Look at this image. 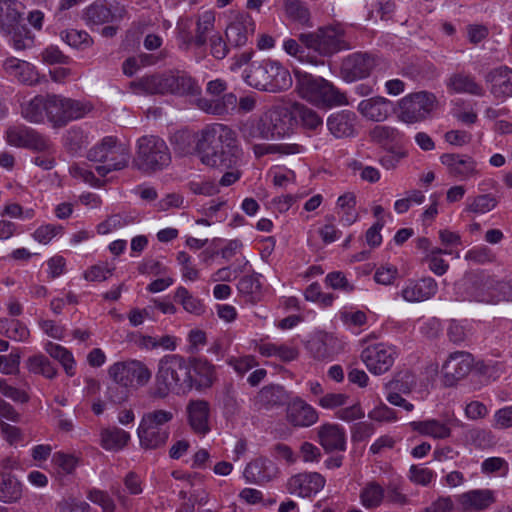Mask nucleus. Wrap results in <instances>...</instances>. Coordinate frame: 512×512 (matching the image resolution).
<instances>
[{
  "mask_svg": "<svg viewBox=\"0 0 512 512\" xmlns=\"http://www.w3.org/2000/svg\"><path fill=\"white\" fill-rule=\"evenodd\" d=\"M196 148L203 164L221 171L236 166L241 157L236 132L221 123L205 126L200 132Z\"/></svg>",
  "mask_w": 512,
  "mask_h": 512,
  "instance_id": "f257e3e1",
  "label": "nucleus"
},
{
  "mask_svg": "<svg viewBox=\"0 0 512 512\" xmlns=\"http://www.w3.org/2000/svg\"><path fill=\"white\" fill-rule=\"evenodd\" d=\"M295 78L298 95L309 103L323 108L348 104L345 93L322 77L296 70Z\"/></svg>",
  "mask_w": 512,
  "mask_h": 512,
  "instance_id": "f03ea898",
  "label": "nucleus"
},
{
  "mask_svg": "<svg viewBox=\"0 0 512 512\" xmlns=\"http://www.w3.org/2000/svg\"><path fill=\"white\" fill-rule=\"evenodd\" d=\"M244 79L249 86L271 93L285 91L292 85L288 69L271 59L252 62L245 70Z\"/></svg>",
  "mask_w": 512,
  "mask_h": 512,
  "instance_id": "7ed1b4c3",
  "label": "nucleus"
},
{
  "mask_svg": "<svg viewBox=\"0 0 512 512\" xmlns=\"http://www.w3.org/2000/svg\"><path fill=\"white\" fill-rule=\"evenodd\" d=\"M289 111L284 107H274L258 118H250L240 126V133L247 142L256 139H279L289 131Z\"/></svg>",
  "mask_w": 512,
  "mask_h": 512,
  "instance_id": "20e7f679",
  "label": "nucleus"
},
{
  "mask_svg": "<svg viewBox=\"0 0 512 512\" xmlns=\"http://www.w3.org/2000/svg\"><path fill=\"white\" fill-rule=\"evenodd\" d=\"M171 153L166 142L158 136H142L137 141L133 167L147 174L162 171L171 163Z\"/></svg>",
  "mask_w": 512,
  "mask_h": 512,
  "instance_id": "39448f33",
  "label": "nucleus"
},
{
  "mask_svg": "<svg viewBox=\"0 0 512 512\" xmlns=\"http://www.w3.org/2000/svg\"><path fill=\"white\" fill-rule=\"evenodd\" d=\"M173 417V412L161 409L144 413L137 429L140 447L156 450L165 446L170 435L169 428L165 425Z\"/></svg>",
  "mask_w": 512,
  "mask_h": 512,
  "instance_id": "423d86ee",
  "label": "nucleus"
},
{
  "mask_svg": "<svg viewBox=\"0 0 512 512\" xmlns=\"http://www.w3.org/2000/svg\"><path fill=\"white\" fill-rule=\"evenodd\" d=\"M87 158L90 161L104 163L96 166L95 170L100 176L105 177L111 171L127 167L130 150L126 144L108 136L88 151Z\"/></svg>",
  "mask_w": 512,
  "mask_h": 512,
  "instance_id": "0eeeda50",
  "label": "nucleus"
},
{
  "mask_svg": "<svg viewBox=\"0 0 512 512\" xmlns=\"http://www.w3.org/2000/svg\"><path fill=\"white\" fill-rule=\"evenodd\" d=\"M492 284V276L488 274H469L457 284L458 294L461 295L463 300L492 304L508 301L512 298V286L510 284H503L500 293L496 296L489 294Z\"/></svg>",
  "mask_w": 512,
  "mask_h": 512,
  "instance_id": "6e6552de",
  "label": "nucleus"
},
{
  "mask_svg": "<svg viewBox=\"0 0 512 512\" xmlns=\"http://www.w3.org/2000/svg\"><path fill=\"white\" fill-rule=\"evenodd\" d=\"M158 380L162 381L167 390L177 394H185L192 389L189 359L180 355H166L159 362Z\"/></svg>",
  "mask_w": 512,
  "mask_h": 512,
  "instance_id": "1a4fd4ad",
  "label": "nucleus"
},
{
  "mask_svg": "<svg viewBox=\"0 0 512 512\" xmlns=\"http://www.w3.org/2000/svg\"><path fill=\"white\" fill-rule=\"evenodd\" d=\"M298 39L307 49L316 52L317 57L322 60L341 50L349 49L343 32L335 27H321L315 32L301 33Z\"/></svg>",
  "mask_w": 512,
  "mask_h": 512,
  "instance_id": "9d476101",
  "label": "nucleus"
},
{
  "mask_svg": "<svg viewBox=\"0 0 512 512\" xmlns=\"http://www.w3.org/2000/svg\"><path fill=\"white\" fill-rule=\"evenodd\" d=\"M90 110V106L80 101L47 95L46 116L54 127L65 126L69 121L83 117Z\"/></svg>",
  "mask_w": 512,
  "mask_h": 512,
  "instance_id": "9b49d317",
  "label": "nucleus"
},
{
  "mask_svg": "<svg viewBox=\"0 0 512 512\" xmlns=\"http://www.w3.org/2000/svg\"><path fill=\"white\" fill-rule=\"evenodd\" d=\"M108 375L113 382L132 387H142L148 384L152 372L140 360L128 359L113 363L108 368Z\"/></svg>",
  "mask_w": 512,
  "mask_h": 512,
  "instance_id": "f8f14e48",
  "label": "nucleus"
},
{
  "mask_svg": "<svg viewBox=\"0 0 512 512\" xmlns=\"http://www.w3.org/2000/svg\"><path fill=\"white\" fill-rule=\"evenodd\" d=\"M6 138L10 145L16 147L48 154L53 152V144L48 136L24 125L10 127L6 132Z\"/></svg>",
  "mask_w": 512,
  "mask_h": 512,
  "instance_id": "ddd939ff",
  "label": "nucleus"
},
{
  "mask_svg": "<svg viewBox=\"0 0 512 512\" xmlns=\"http://www.w3.org/2000/svg\"><path fill=\"white\" fill-rule=\"evenodd\" d=\"M397 356L396 348L385 343L369 345L361 352V360L375 375H381L390 370Z\"/></svg>",
  "mask_w": 512,
  "mask_h": 512,
  "instance_id": "4468645a",
  "label": "nucleus"
},
{
  "mask_svg": "<svg viewBox=\"0 0 512 512\" xmlns=\"http://www.w3.org/2000/svg\"><path fill=\"white\" fill-rule=\"evenodd\" d=\"M434 96L427 92H418L399 101V118L406 123H416L427 118L433 109Z\"/></svg>",
  "mask_w": 512,
  "mask_h": 512,
  "instance_id": "2eb2a0df",
  "label": "nucleus"
},
{
  "mask_svg": "<svg viewBox=\"0 0 512 512\" xmlns=\"http://www.w3.org/2000/svg\"><path fill=\"white\" fill-rule=\"evenodd\" d=\"M375 65L376 61L372 55L355 52L342 60L340 76L347 83L355 82L369 77Z\"/></svg>",
  "mask_w": 512,
  "mask_h": 512,
  "instance_id": "dca6fc26",
  "label": "nucleus"
},
{
  "mask_svg": "<svg viewBox=\"0 0 512 512\" xmlns=\"http://www.w3.org/2000/svg\"><path fill=\"white\" fill-rule=\"evenodd\" d=\"M474 366V358L467 351H455L449 354L442 365V373L445 385L453 386L461 379H464Z\"/></svg>",
  "mask_w": 512,
  "mask_h": 512,
  "instance_id": "f3484780",
  "label": "nucleus"
},
{
  "mask_svg": "<svg viewBox=\"0 0 512 512\" xmlns=\"http://www.w3.org/2000/svg\"><path fill=\"white\" fill-rule=\"evenodd\" d=\"M325 478L318 472H304L292 476L287 482V490L290 494L299 497H311L317 494L325 486Z\"/></svg>",
  "mask_w": 512,
  "mask_h": 512,
  "instance_id": "a211bd4d",
  "label": "nucleus"
},
{
  "mask_svg": "<svg viewBox=\"0 0 512 512\" xmlns=\"http://www.w3.org/2000/svg\"><path fill=\"white\" fill-rule=\"evenodd\" d=\"M461 512H483L495 503V493L490 489H473L455 497Z\"/></svg>",
  "mask_w": 512,
  "mask_h": 512,
  "instance_id": "6ab92c4d",
  "label": "nucleus"
},
{
  "mask_svg": "<svg viewBox=\"0 0 512 512\" xmlns=\"http://www.w3.org/2000/svg\"><path fill=\"white\" fill-rule=\"evenodd\" d=\"M358 117L351 110L332 113L326 121L329 132L337 139L354 137L357 134Z\"/></svg>",
  "mask_w": 512,
  "mask_h": 512,
  "instance_id": "aec40b11",
  "label": "nucleus"
},
{
  "mask_svg": "<svg viewBox=\"0 0 512 512\" xmlns=\"http://www.w3.org/2000/svg\"><path fill=\"white\" fill-rule=\"evenodd\" d=\"M490 85V93L500 100L512 97V69L500 66L490 70L484 77Z\"/></svg>",
  "mask_w": 512,
  "mask_h": 512,
  "instance_id": "412c9836",
  "label": "nucleus"
},
{
  "mask_svg": "<svg viewBox=\"0 0 512 512\" xmlns=\"http://www.w3.org/2000/svg\"><path fill=\"white\" fill-rule=\"evenodd\" d=\"M436 281L430 277L408 280L401 289L402 298L410 303L422 302L433 297L437 292Z\"/></svg>",
  "mask_w": 512,
  "mask_h": 512,
  "instance_id": "4be33fe9",
  "label": "nucleus"
},
{
  "mask_svg": "<svg viewBox=\"0 0 512 512\" xmlns=\"http://www.w3.org/2000/svg\"><path fill=\"white\" fill-rule=\"evenodd\" d=\"M192 388L202 390L210 388L217 379L215 366L206 358H189Z\"/></svg>",
  "mask_w": 512,
  "mask_h": 512,
  "instance_id": "5701e85b",
  "label": "nucleus"
},
{
  "mask_svg": "<svg viewBox=\"0 0 512 512\" xmlns=\"http://www.w3.org/2000/svg\"><path fill=\"white\" fill-rule=\"evenodd\" d=\"M440 161L447 167L451 176L461 180L468 179L477 173L476 162L467 155L445 153L441 155Z\"/></svg>",
  "mask_w": 512,
  "mask_h": 512,
  "instance_id": "b1692460",
  "label": "nucleus"
},
{
  "mask_svg": "<svg viewBox=\"0 0 512 512\" xmlns=\"http://www.w3.org/2000/svg\"><path fill=\"white\" fill-rule=\"evenodd\" d=\"M287 420L295 427H309L318 421V413L304 400L295 398L287 406Z\"/></svg>",
  "mask_w": 512,
  "mask_h": 512,
  "instance_id": "393cba45",
  "label": "nucleus"
},
{
  "mask_svg": "<svg viewBox=\"0 0 512 512\" xmlns=\"http://www.w3.org/2000/svg\"><path fill=\"white\" fill-rule=\"evenodd\" d=\"M169 89L168 94L177 96H199L201 87L197 81L185 71H168Z\"/></svg>",
  "mask_w": 512,
  "mask_h": 512,
  "instance_id": "a878e982",
  "label": "nucleus"
},
{
  "mask_svg": "<svg viewBox=\"0 0 512 512\" xmlns=\"http://www.w3.org/2000/svg\"><path fill=\"white\" fill-rule=\"evenodd\" d=\"M413 431L433 439H446L451 436L454 419L447 418L443 421L438 419H426L410 422Z\"/></svg>",
  "mask_w": 512,
  "mask_h": 512,
  "instance_id": "bb28decb",
  "label": "nucleus"
},
{
  "mask_svg": "<svg viewBox=\"0 0 512 512\" xmlns=\"http://www.w3.org/2000/svg\"><path fill=\"white\" fill-rule=\"evenodd\" d=\"M255 31V22L251 16H241L230 23L225 30L227 41L235 46L242 47L246 45L249 35H253Z\"/></svg>",
  "mask_w": 512,
  "mask_h": 512,
  "instance_id": "cd10ccee",
  "label": "nucleus"
},
{
  "mask_svg": "<svg viewBox=\"0 0 512 512\" xmlns=\"http://www.w3.org/2000/svg\"><path fill=\"white\" fill-rule=\"evenodd\" d=\"M288 111L289 119H293L306 131L317 132L323 127V119L319 113L302 103H294Z\"/></svg>",
  "mask_w": 512,
  "mask_h": 512,
  "instance_id": "c85d7f7f",
  "label": "nucleus"
},
{
  "mask_svg": "<svg viewBox=\"0 0 512 512\" xmlns=\"http://www.w3.org/2000/svg\"><path fill=\"white\" fill-rule=\"evenodd\" d=\"M189 424L192 430L199 435H205L210 431L209 403L205 400L190 401L187 406Z\"/></svg>",
  "mask_w": 512,
  "mask_h": 512,
  "instance_id": "c756f323",
  "label": "nucleus"
},
{
  "mask_svg": "<svg viewBox=\"0 0 512 512\" xmlns=\"http://www.w3.org/2000/svg\"><path fill=\"white\" fill-rule=\"evenodd\" d=\"M130 88L147 95L168 94V71L144 76L137 81L130 82Z\"/></svg>",
  "mask_w": 512,
  "mask_h": 512,
  "instance_id": "7c9ffc66",
  "label": "nucleus"
},
{
  "mask_svg": "<svg viewBox=\"0 0 512 512\" xmlns=\"http://www.w3.org/2000/svg\"><path fill=\"white\" fill-rule=\"evenodd\" d=\"M5 72L19 82L32 86L39 83V74L34 66L17 58H8L3 63Z\"/></svg>",
  "mask_w": 512,
  "mask_h": 512,
  "instance_id": "2f4dec72",
  "label": "nucleus"
},
{
  "mask_svg": "<svg viewBox=\"0 0 512 512\" xmlns=\"http://www.w3.org/2000/svg\"><path fill=\"white\" fill-rule=\"evenodd\" d=\"M392 103L384 97H372L362 100L358 105L359 113L368 120L381 122L390 114Z\"/></svg>",
  "mask_w": 512,
  "mask_h": 512,
  "instance_id": "473e14b6",
  "label": "nucleus"
},
{
  "mask_svg": "<svg viewBox=\"0 0 512 512\" xmlns=\"http://www.w3.org/2000/svg\"><path fill=\"white\" fill-rule=\"evenodd\" d=\"M321 446L328 452L344 451L346 448V436L342 427L337 424H325L318 432Z\"/></svg>",
  "mask_w": 512,
  "mask_h": 512,
  "instance_id": "72a5a7b5",
  "label": "nucleus"
},
{
  "mask_svg": "<svg viewBox=\"0 0 512 512\" xmlns=\"http://www.w3.org/2000/svg\"><path fill=\"white\" fill-rule=\"evenodd\" d=\"M23 495V485L11 473H0V502L17 503Z\"/></svg>",
  "mask_w": 512,
  "mask_h": 512,
  "instance_id": "f704fd0d",
  "label": "nucleus"
},
{
  "mask_svg": "<svg viewBox=\"0 0 512 512\" xmlns=\"http://www.w3.org/2000/svg\"><path fill=\"white\" fill-rule=\"evenodd\" d=\"M359 499L366 509H376L385 502L384 486L376 480L366 482L360 490Z\"/></svg>",
  "mask_w": 512,
  "mask_h": 512,
  "instance_id": "c9c22d12",
  "label": "nucleus"
},
{
  "mask_svg": "<svg viewBox=\"0 0 512 512\" xmlns=\"http://www.w3.org/2000/svg\"><path fill=\"white\" fill-rule=\"evenodd\" d=\"M448 87L456 93H467L479 97L485 95L484 88L476 82L475 78L464 73L453 74L449 78Z\"/></svg>",
  "mask_w": 512,
  "mask_h": 512,
  "instance_id": "e433bc0d",
  "label": "nucleus"
},
{
  "mask_svg": "<svg viewBox=\"0 0 512 512\" xmlns=\"http://www.w3.org/2000/svg\"><path fill=\"white\" fill-rule=\"evenodd\" d=\"M130 438V434L121 428H106L100 433V445L108 451H120L127 446Z\"/></svg>",
  "mask_w": 512,
  "mask_h": 512,
  "instance_id": "4c0bfd02",
  "label": "nucleus"
},
{
  "mask_svg": "<svg viewBox=\"0 0 512 512\" xmlns=\"http://www.w3.org/2000/svg\"><path fill=\"white\" fill-rule=\"evenodd\" d=\"M47 113V96L37 95L21 104V115L31 123H42Z\"/></svg>",
  "mask_w": 512,
  "mask_h": 512,
  "instance_id": "58836bf2",
  "label": "nucleus"
},
{
  "mask_svg": "<svg viewBox=\"0 0 512 512\" xmlns=\"http://www.w3.org/2000/svg\"><path fill=\"white\" fill-rule=\"evenodd\" d=\"M194 46L203 47L207 43L208 35L214 30L215 14L208 10L196 15L195 22Z\"/></svg>",
  "mask_w": 512,
  "mask_h": 512,
  "instance_id": "ea45409f",
  "label": "nucleus"
},
{
  "mask_svg": "<svg viewBox=\"0 0 512 512\" xmlns=\"http://www.w3.org/2000/svg\"><path fill=\"white\" fill-rule=\"evenodd\" d=\"M283 9L288 20L303 26H312L310 11L301 0H284Z\"/></svg>",
  "mask_w": 512,
  "mask_h": 512,
  "instance_id": "a19ab883",
  "label": "nucleus"
},
{
  "mask_svg": "<svg viewBox=\"0 0 512 512\" xmlns=\"http://www.w3.org/2000/svg\"><path fill=\"white\" fill-rule=\"evenodd\" d=\"M17 6L14 1L0 0V29L6 34H10L19 22L20 12Z\"/></svg>",
  "mask_w": 512,
  "mask_h": 512,
  "instance_id": "79ce46f5",
  "label": "nucleus"
},
{
  "mask_svg": "<svg viewBox=\"0 0 512 512\" xmlns=\"http://www.w3.org/2000/svg\"><path fill=\"white\" fill-rule=\"evenodd\" d=\"M285 398L284 389L279 385H268L263 387L255 397V404L259 408H270L283 403Z\"/></svg>",
  "mask_w": 512,
  "mask_h": 512,
  "instance_id": "37998d69",
  "label": "nucleus"
},
{
  "mask_svg": "<svg viewBox=\"0 0 512 512\" xmlns=\"http://www.w3.org/2000/svg\"><path fill=\"white\" fill-rule=\"evenodd\" d=\"M114 15L110 8L100 3H93L83 11V19L88 26H100L110 22Z\"/></svg>",
  "mask_w": 512,
  "mask_h": 512,
  "instance_id": "c03bdc74",
  "label": "nucleus"
},
{
  "mask_svg": "<svg viewBox=\"0 0 512 512\" xmlns=\"http://www.w3.org/2000/svg\"><path fill=\"white\" fill-rule=\"evenodd\" d=\"M45 351L61 363L68 376L75 374V360L69 350L59 344L48 342L45 345Z\"/></svg>",
  "mask_w": 512,
  "mask_h": 512,
  "instance_id": "a18cd8bd",
  "label": "nucleus"
},
{
  "mask_svg": "<svg viewBox=\"0 0 512 512\" xmlns=\"http://www.w3.org/2000/svg\"><path fill=\"white\" fill-rule=\"evenodd\" d=\"M385 502L390 505L407 506L412 503L407 494L404 493L403 481L399 479L391 480L384 486Z\"/></svg>",
  "mask_w": 512,
  "mask_h": 512,
  "instance_id": "49530a36",
  "label": "nucleus"
},
{
  "mask_svg": "<svg viewBox=\"0 0 512 512\" xmlns=\"http://www.w3.org/2000/svg\"><path fill=\"white\" fill-rule=\"evenodd\" d=\"M0 334L15 341H26L30 332L25 324L16 319L1 318Z\"/></svg>",
  "mask_w": 512,
  "mask_h": 512,
  "instance_id": "de8ad7c7",
  "label": "nucleus"
},
{
  "mask_svg": "<svg viewBox=\"0 0 512 512\" xmlns=\"http://www.w3.org/2000/svg\"><path fill=\"white\" fill-rule=\"evenodd\" d=\"M303 150V146L296 143L263 144L254 146V153L257 157H261L266 154L294 155L302 153Z\"/></svg>",
  "mask_w": 512,
  "mask_h": 512,
  "instance_id": "09e8293b",
  "label": "nucleus"
},
{
  "mask_svg": "<svg viewBox=\"0 0 512 512\" xmlns=\"http://www.w3.org/2000/svg\"><path fill=\"white\" fill-rule=\"evenodd\" d=\"M175 301L180 303L184 310L194 315H202L205 312L203 302L194 297L185 287H178L175 293Z\"/></svg>",
  "mask_w": 512,
  "mask_h": 512,
  "instance_id": "8fccbe9b",
  "label": "nucleus"
},
{
  "mask_svg": "<svg viewBox=\"0 0 512 512\" xmlns=\"http://www.w3.org/2000/svg\"><path fill=\"white\" fill-rule=\"evenodd\" d=\"M28 370L34 374H41L52 379L57 375V370L50 360L43 354L34 355L27 360Z\"/></svg>",
  "mask_w": 512,
  "mask_h": 512,
  "instance_id": "3c124183",
  "label": "nucleus"
},
{
  "mask_svg": "<svg viewBox=\"0 0 512 512\" xmlns=\"http://www.w3.org/2000/svg\"><path fill=\"white\" fill-rule=\"evenodd\" d=\"M12 44L17 50H26L34 46L35 35L25 26L19 23L12 29Z\"/></svg>",
  "mask_w": 512,
  "mask_h": 512,
  "instance_id": "603ef678",
  "label": "nucleus"
},
{
  "mask_svg": "<svg viewBox=\"0 0 512 512\" xmlns=\"http://www.w3.org/2000/svg\"><path fill=\"white\" fill-rule=\"evenodd\" d=\"M283 47L286 53L298 58L302 62L305 61L315 66L324 64V60L315 55H310L307 53L306 50L295 39L286 40Z\"/></svg>",
  "mask_w": 512,
  "mask_h": 512,
  "instance_id": "864d4df0",
  "label": "nucleus"
},
{
  "mask_svg": "<svg viewBox=\"0 0 512 512\" xmlns=\"http://www.w3.org/2000/svg\"><path fill=\"white\" fill-rule=\"evenodd\" d=\"M62 39L69 46L80 50H85L94 43L93 38L84 30H67L62 33Z\"/></svg>",
  "mask_w": 512,
  "mask_h": 512,
  "instance_id": "5fc2aeb1",
  "label": "nucleus"
},
{
  "mask_svg": "<svg viewBox=\"0 0 512 512\" xmlns=\"http://www.w3.org/2000/svg\"><path fill=\"white\" fill-rule=\"evenodd\" d=\"M468 201L467 211L482 214L493 210L498 204V199L492 194H481Z\"/></svg>",
  "mask_w": 512,
  "mask_h": 512,
  "instance_id": "6e6d98bb",
  "label": "nucleus"
},
{
  "mask_svg": "<svg viewBox=\"0 0 512 512\" xmlns=\"http://www.w3.org/2000/svg\"><path fill=\"white\" fill-rule=\"evenodd\" d=\"M447 335L455 344L464 342L471 335V325L467 320H451L447 328Z\"/></svg>",
  "mask_w": 512,
  "mask_h": 512,
  "instance_id": "4d7b16f0",
  "label": "nucleus"
},
{
  "mask_svg": "<svg viewBox=\"0 0 512 512\" xmlns=\"http://www.w3.org/2000/svg\"><path fill=\"white\" fill-rule=\"evenodd\" d=\"M193 22L190 18H180L176 25L177 39L180 41L179 47L188 50L194 46V36L191 31Z\"/></svg>",
  "mask_w": 512,
  "mask_h": 512,
  "instance_id": "13d9d810",
  "label": "nucleus"
},
{
  "mask_svg": "<svg viewBox=\"0 0 512 512\" xmlns=\"http://www.w3.org/2000/svg\"><path fill=\"white\" fill-rule=\"evenodd\" d=\"M416 384L415 375L410 371H404L396 375L395 379L389 383V388L400 393L408 394Z\"/></svg>",
  "mask_w": 512,
  "mask_h": 512,
  "instance_id": "bf43d9fd",
  "label": "nucleus"
},
{
  "mask_svg": "<svg viewBox=\"0 0 512 512\" xmlns=\"http://www.w3.org/2000/svg\"><path fill=\"white\" fill-rule=\"evenodd\" d=\"M222 409L226 418H233L240 414L241 403L237 398V394L232 387L225 390L222 398Z\"/></svg>",
  "mask_w": 512,
  "mask_h": 512,
  "instance_id": "052dcab7",
  "label": "nucleus"
},
{
  "mask_svg": "<svg viewBox=\"0 0 512 512\" xmlns=\"http://www.w3.org/2000/svg\"><path fill=\"white\" fill-rule=\"evenodd\" d=\"M87 498L92 503L99 505L102 509V512H114L116 509L114 500L106 491L91 489L88 492Z\"/></svg>",
  "mask_w": 512,
  "mask_h": 512,
  "instance_id": "680f3d73",
  "label": "nucleus"
},
{
  "mask_svg": "<svg viewBox=\"0 0 512 512\" xmlns=\"http://www.w3.org/2000/svg\"><path fill=\"white\" fill-rule=\"evenodd\" d=\"M227 364L231 366L238 375L242 376L257 366L258 362L253 355H245L241 357L231 356L227 359Z\"/></svg>",
  "mask_w": 512,
  "mask_h": 512,
  "instance_id": "e2e57ef3",
  "label": "nucleus"
},
{
  "mask_svg": "<svg viewBox=\"0 0 512 512\" xmlns=\"http://www.w3.org/2000/svg\"><path fill=\"white\" fill-rule=\"evenodd\" d=\"M52 461L64 474L73 473L79 463L75 455L64 452L54 453Z\"/></svg>",
  "mask_w": 512,
  "mask_h": 512,
  "instance_id": "0e129e2a",
  "label": "nucleus"
},
{
  "mask_svg": "<svg viewBox=\"0 0 512 512\" xmlns=\"http://www.w3.org/2000/svg\"><path fill=\"white\" fill-rule=\"evenodd\" d=\"M187 187L195 195L211 196L219 191L217 185L209 179L191 180Z\"/></svg>",
  "mask_w": 512,
  "mask_h": 512,
  "instance_id": "69168bd1",
  "label": "nucleus"
},
{
  "mask_svg": "<svg viewBox=\"0 0 512 512\" xmlns=\"http://www.w3.org/2000/svg\"><path fill=\"white\" fill-rule=\"evenodd\" d=\"M105 395L110 402L114 404H122L128 400L130 395V388L128 386L113 382L107 387Z\"/></svg>",
  "mask_w": 512,
  "mask_h": 512,
  "instance_id": "338daca9",
  "label": "nucleus"
},
{
  "mask_svg": "<svg viewBox=\"0 0 512 512\" xmlns=\"http://www.w3.org/2000/svg\"><path fill=\"white\" fill-rule=\"evenodd\" d=\"M481 471L484 474L500 472L502 476H505L508 473V463L504 458L490 457L482 462Z\"/></svg>",
  "mask_w": 512,
  "mask_h": 512,
  "instance_id": "774afa93",
  "label": "nucleus"
}]
</instances>
